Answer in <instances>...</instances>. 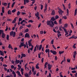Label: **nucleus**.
<instances>
[{
    "instance_id": "nucleus-60",
    "label": "nucleus",
    "mask_w": 77,
    "mask_h": 77,
    "mask_svg": "<svg viewBox=\"0 0 77 77\" xmlns=\"http://www.w3.org/2000/svg\"><path fill=\"white\" fill-rule=\"evenodd\" d=\"M45 41V39H43L41 41V43H42Z\"/></svg>"
},
{
    "instance_id": "nucleus-42",
    "label": "nucleus",
    "mask_w": 77,
    "mask_h": 77,
    "mask_svg": "<svg viewBox=\"0 0 77 77\" xmlns=\"http://www.w3.org/2000/svg\"><path fill=\"white\" fill-rule=\"evenodd\" d=\"M59 16H57V15H56L55 16V19H58V18H59Z\"/></svg>"
},
{
    "instance_id": "nucleus-29",
    "label": "nucleus",
    "mask_w": 77,
    "mask_h": 77,
    "mask_svg": "<svg viewBox=\"0 0 77 77\" xmlns=\"http://www.w3.org/2000/svg\"><path fill=\"white\" fill-rule=\"evenodd\" d=\"M16 11V9H15L12 10L11 12H12V13H14V12H15Z\"/></svg>"
},
{
    "instance_id": "nucleus-41",
    "label": "nucleus",
    "mask_w": 77,
    "mask_h": 77,
    "mask_svg": "<svg viewBox=\"0 0 77 77\" xmlns=\"http://www.w3.org/2000/svg\"><path fill=\"white\" fill-rule=\"evenodd\" d=\"M49 50H50V49H46L45 50V52L46 53H48Z\"/></svg>"
},
{
    "instance_id": "nucleus-32",
    "label": "nucleus",
    "mask_w": 77,
    "mask_h": 77,
    "mask_svg": "<svg viewBox=\"0 0 77 77\" xmlns=\"http://www.w3.org/2000/svg\"><path fill=\"white\" fill-rule=\"evenodd\" d=\"M21 56L23 57H26V55L25 54H22Z\"/></svg>"
},
{
    "instance_id": "nucleus-34",
    "label": "nucleus",
    "mask_w": 77,
    "mask_h": 77,
    "mask_svg": "<svg viewBox=\"0 0 77 77\" xmlns=\"http://www.w3.org/2000/svg\"><path fill=\"white\" fill-rule=\"evenodd\" d=\"M28 74L29 75H32V70H30Z\"/></svg>"
},
{
    "instance_id": "nucleus-45",
    "label": "nucleus",
    "mask_w": 77,
    "mask_h": 77,
    "mask_svg": "<svg viewBox=\"0 0 77 77\" xmlns=\"http://www.w3.org/2000/svg\"><path fill=\"white\" fill-rule=\"evenodd\" d=\"M26 27H28L29 28H30V27H31V25L30 24H29V25H26Z\"/></svg>"
},
{
    "instance_id": "nucleus-33",
    "label": "nucleus",
    "mask_w": 77,
    "mask_h": 77,
    "mask_svg": "<svg viewBox=\"0 0 77 77\" xmlns=\"http://www.w3.org/2000/svg\"><path fill=\"white\" fill-rule=\"evenodd\" d=\"M75 45H76V44H74V45L73 46V48L75 49L76 48V47H75Z\"/></svg>"
},
{
    "instance_id": "nucleus-30",
    "label": "nucleus",
    "mask_w": 77,
    "mask_h": 77,
    "mask_svg": "<svg viewBox=\"0 0 77 77\" xmlns=\"http://www.w3.org/2000/svg\"><path fill=\"white\" fill-rule=\"evenodd\" d=\"M63 53H64V51H59V54H63Z\"/></svg>"
},
{
    "instance_id": "nucleus-12",
    "label": "nucleus",
    "mask_w": 77,
    "mask_h": 77,
    "mask_svg": "<svg viewBox=\"0 0 77 77\" xmlns=\"http://www.w3.org/2000/svg\"><path fill=\"white\" fill-rule=\"evenodd\" d=\"M16 18H17V17H16L14 19V20L12 21L13 24H14V23H15V22H16V21H17V19Z\"/></svg>"
},
{
    "instance_id": "nucleus-44",
    "label": "nucleus",
    "mask_w": 77,
    "mask_h": 77,
    "mask_svg": "<svg viewBox=\"0 0 77 77\" xmlns=\"http://www.w3.org/2000/svg\"><path fill=\"white\" fill-rule=\"evenodd\" d=\"M72 73H76L77 72L76 71V70H73L72 71Z\"/></svg>"
},
{
    "instance_id": "nucleus-39",
    "label": "nucleus",
    "mask_w": 77,
    "mask_h": 77,
    "mask_svg": "<svg viewBox=\"0 0 77 77\" xmlns=\"http://www.w3.org/2000/svg\"><path fill=\"white\" fill-rule=\"evenodd\" d=\"M9 36L8 35H7V37H6V39L8 40H9Z\"/></svg>"
},
{
    "instance_id": "nucleus-43",
    "label": "nucleus",
    "mask_w": 77,
    "mask_h": 77,
    "mask_svg": "<svg viewBox=\"0 0 77 77\" xmlns=\"http://www.w3.org/2000/svg\"><path fill=\"white\" fill-rule=\"evenodd\" d=\"M28 23H33V21L30 20L28 21Z\"/></svg>"
},
{
    "instance_id": "nucleus-53",
    "label": "nucleus",
    "mask_w": 77,
    "mask_h": 77,
    "mask_svg": "<svg viewBox=\"0 0 77 77\" xmlns=\"http://www.w3.org/2000/svg\"><path fill=\"white\" fill-rule=\"evenodd\" d=\"M41 10H42V9H43V5H41Z\"/></svg>"
},
{
    "instance_id": "nucleus-27",
    "label": "nucleus",
    "mask_w": 77,
    "mask_h": 77,
    "mask_svg": "<svg viewBox=\"0 0 77 77\" xmlns=\"http://www.w3.org/2000/svg\"><path fill=\"white\" fill-rule=\"evenodd\" d=\"M41 52L40 53L38 54V58H41Z\"/></svg>"
},
{
    "instance_id": "nucleus-52",
    "label": "nucleus",
    "mask_w": 77,
    "mask_h": 77,
    "mask_svg": "<svg viewBox=\"0 0 77 77\" xmlns=\"http://www.w3.org/2000/svg\"><path fill=\"white\" fill-rule=\"evenodd\" d=\"M65 57H64V59L62 61V62H65Z\"/></svg>"
},
{
    "instance_id": "nucleus-2",
    "label": "nucleus",
    "mask_w": 77,
    "mask_h": 77,
    "mask_svg": "<svg viewBox=\"0 0 77 77\" xmlns=\"http://www.w3.org/2000/svg\"><path fill=\"white\" fill-rule=\"evenodd\" d=\"M32 41V39H31L30 40H29L28 41V45L29 47H32L33 45L31 44V42Z\"/></svg>"
},
{
    "instance_id": "nucleus-26",
    "label": "nucleus",
    "mask_w": 77,
    "mask_h": 77,
    "mask_svg": "<svg viewBox=\"0 0 77 77\" xmlns=\"http://www.w3.org/2000/svg\"><path fill=\"white\" fill-rule=\"evenodd\" d=\"M29 29H25V30L24 31L25 32H26V33L27 32H29Z\"/></svg>"
},
{
    "instance_id": "nucleus-36",
    "label": "nucleus",
    "mask_w": 77,
    "mask_h": 77,
    "mask_svg": "<svg viewBox=\"0 0 77 77\" xmlns=\"http://www.w3.org/2000/svg\"><path fill=\"white\" fill-rule=\"evenodd\" d=\"M62 25L61 26H60L59 27V30H60V31H62V29H62Z\"/></svg>"
},
{
    "instance_id": "nucleus-59",
    "label": "nucleus",
    "mask_w": 77,
    "mask_h": 77,
    "mask_svg": "<svg viewBox=\"0 0 77 77\" xmlns=\"http://www.w3.org/2000/svg\"><path fill=\"white\" fill-rule=\"evenodd\" d=\"M33 48V46H32V47L30 48V50H31V51H32Z\"/></svg>"
},
{
    "instance_id": "nucleus-6",
    "label": "nucleus",
    "mask_w": 77,
    "mask_h": 77,
    "mask_svg": "<svg viewBox=\"0 0 77 77\" xmlns=\"http://www.w3.org/2000/svg\"><path fill=\"white\" fill-rule=\"evenodd\" d=\"M25 38H30V35L28 33H26L25 35Z\"/></svg>"
},
{
    "instance_id": "nucleus-48",
    "label": "nucleus",
    "mask_w": 77,
    "mask_h": 77,
    "mask_svg": "<svg viewBox=\"0 0 77 77\" xmlns=\"http://www.w3.org/2000/svg\"><path fill=\"white\" fill-rule=\"evenodd\" d=\"M64 27H68V24H67V23L65 24L64 25Z\"/></svg>"
},
{
    "instance_id": "nucleus-50",
    "label": "nucleus",
    "mask_w": 77,
    "mask_h": 77,
    "mask_svg": "<svg viewBox=\"0 0 77 77\" xmlns=\"http://www.w3.org/2000/svg\"><path fill=\"white\" fill-rule=\"evenodd\" d=\"M12 74H14V75H16V74L15 73V72H14V71H13L12 72Z\"/></svg>"
},
{
    "instance_id": "nucleus-5",
    "label": "nucleus",
    "mask_w": 77,
    "mask_h": 77,
    "mask_svg": "<svg viewBox=\"0 0 77 77\" xmlns=\"http://www.w3.org/2000/svg\"><path fill=\"white\" fill-rule=\"evenodd\" d=\"M55 14L56 12H55V10H53L52 11L51 15H55Z\"/></svg>"
},
{
    "instance_id": "nucleus-20",
    "label": "nucleus",
    "mask_w": 77,
    "mask_h": 77,
    "mask_svg": "<svg viewBox=\"0 0 77 77\" xmlns=\"http://www.w3.org/2000/svg\"><path fill=\"white\" fill-rule=\"evenodd\" d=\"M51 21H55L56 20V19L54 18V17H52L51 19Z\"/></svg>"
},
{
    "instance_id": "nucleus-14",
    "label": "nucleus",
    "mask_w": 77,
    "mask_h": 77,
    "mask_svg": "<svg viewBox=\"0 0 77 77\" xmlns=\"http://www.w3.org/2000/svg\"><path fill=\"white\" fill-rule=\"evenodd\" d=\"M8 15H11L12 14V12L11 10H9L8 12Z\"/></svg>"
},
{
    "instance_id": "nucleus-46",
    "label": "nucleus",
    "mask_w": 77,
    "mask_h": 77,
    "mask_svg": "<svg viewBox=\"0 0 77 77\" xmlns=\"http://www.w3.org/2000/svg\"><path fill=\"white\" fill-rule=\"evenodd\" d=\"M21 21H22V19L20 17L19 18V22H20Z\"/></svg>"
},
{
    "instance_id": "nucleus-35",
    "label": "nucleus",
    "mask_w": 77,
    "mask_h": 77,
    "mask_svg": "<svg viewBox=\"0 0 77 77\" xmlns=\"http://www.w3.org/2000/svg\"><path fill=\"white\" fill-rule=\"evenodd\" d=\"M62 72H60V77H63V75H62Z\"/></svg>"
},
{
    "instance_id": "nucleus-1",
    "label": "nucleus",
    "mask_w": 77,
    "mask_h": 77,
    "mask_svg": "<svg viewBox=\"0 0 77 77\" xmlns=\"http://www.w3.org/2000/svg\"><path fill=\"white\" fill-rule=\"evenodd\" d=\"M10 36H12L13 37L15 36V32H14L13 31H11L10 33Z\"/></svg>"
},
{
    "instance_id": "nucleus-54",
    "label": "nucleus",
    "mask_w": 77,
    "mask_h": 77,
    "mask_svg": "<svg viewBox=\"0 0 77 77\" xmlns=\"http://www.w3.org/2000/svg\"><path fill=\"white\" fill-rule=\"evenodd\" d=\"M63 9L65 10V5L64 4H63Z\"/></svg>"
},
{
    "instance_id": "nucleus-17",
    "label": "nucleus",
    "mask_w": 77,
    "mask_h": 77,
    "mask_svg": "<svg viewBox=\"0 0 77 77\" xmlns=\"http://www.w3.org/2000/svg\"><path fill=\"white\" fill-rule=\"evenodd\" d=\"M77 8H76L75 11V14H74V16H75V15H77Z\"/></svg>"
},
{
    "instance_id": "nucleus-38",
    "label": "nucleus",
    "mask_w": 77,
    "mask_h": 77,
    "mask_svg": "<svg viewBox=\"0 0 77 77\" xmlns=\"http://www.w3.org/2000/svg\"><path fill=\"white\" fill-rule=\"evenodd\" d=\"M62 19H60L59 20V23L60 24H62Z\"/></svg>"
},
{
    "instance_id": "nucleus-64",
    "label": "nucleus",
    "mask_w": 77,
    "mask_h": 77,
    "mask_svg": "<svg viewBox=\"0 0 77 77\" xmlns=\"http://www.w3.org/2000/svg\"><path fill=\"white\" fill-rule=\"evenodd\" d=\"M73 39H77V36H74L73 37Z\"/></svg>"
},
{
    "instance_id": "nucleus-63",
    "label": "nucleus",
    "mask_w": 77,
    "mask_h": 77,
    "mask_svg": "<svg viewBox=\"0 0 77 77\" xmlns=\"http://www.w3.org/2000/svg\"><path fill=\"white\" fill-rule=\"evenodd\" d=\"M43 33V31H41L40 32V34H41H41H42Z\"/></svg>"
},
{
    "instance_id": "nucleus-18",
    "label": "nucleus",
    "mask_w": 77,
    "mask_h": 77,
    "mask_svg": "<svg viewBox=\"0 0 77 77\" xmlns=\"http://www.w3.org/2000/svg\"><path fill=\"white\" fill-rule=\"evenodd\" d=\"M39 15V12H37V13L35 14V16L36 17H38Z\"/></svg>"
},
{
    "instance_id": "nucleus-49",
    "label": "nucleus",
    "mask_w": 77,
    "mask_h": 77,
    "mask_svg": "<svg viewBox=\"0 0 77 77\" xmlns=\"http://www.w3.org/2000/svg\"><path fill=\"white\" fill-rule=\"evenodd\" d=\"M24 21H25V20H23L20 23L21 24H23V23H24Z\"/></svg>"
},
{
    "instance_id": "nucleus-22",
    "label": "nucleus",
    "mask_w": 77,
    "mask_h": 77,
    "mask_svg": "<svg viewBox=\"0 0 77 77\" xmlns=\"http://www.w3.org/2000/svg\"><path fill=\"white\" fill-rule=\"evenodd\" d=\"M20 61L19 60H16V61H15V63H17V64H18L20 62Z\"/></svg>"
},
{
    "instance_id": "nucleus-4",
    "label": "nucleus",
    "mask_w": 77,
    "mask_h": 77,
    "mask_svg": "<svg viewBox=\"0 0 77 77\" xmlns=\"http://www.w3.org/2000/svg\"><path fill=\"white\" fill-rule=\"evenodd\" d=\"M51 22L49 20H48L47 21V25H48V26H51Z\"/></svg>"
},
{
    "instance_id": "nucleus-9",
    "label": "nucleus",
    "mask_w": 77,
    "mask_h": 77,
    "mask_svg": "<svg viewBox=\"0 0 77 77\" xmlns=\"http://www.w3.org/2000/svg\"><path fill=\"white\" fill-rule=\"evenodd\" d=\"M48 70H50V69H51V67H52V65H50V64H48Z\"/></svg>"
},
{
    "instance_id": "nucleus-7",
    "label": "nucleus",
    "mask_w": 77,
    "mask_h": 77,
    "mask_svg": "<svg viewBox=\"0 0 77 77\" xmlns=\"http://www.w3.org/2000/svg\"><path fill=\"white\" fill-rule=\"evenodd\" d=\"M58 12L60 15H62V13H63L64 12L63 11L61 10H60L58 11Z\"/></svg>"
},
{
    "instance_id": "nucleus-11",
    "label": "nucleus",
    "mask_w": 77,
    "mask_h": 77,
    "mask_svg": "<svg viewBox=\"0 0 77 77\" xmlns=\"http://www.w3.org/2000/svg\"><path fill=\"white\" fill-rule=\"evenodd\" d=\"M47 65H48V62H46L45 64V65H44L45 69L46 68H47Z\"/></svg>"
},
{
    "instance_id": "nucleus-19",
    "label": "nucleus",
    "mask_w": 77,
    "mask_h": 77,
    "mask_svg": "<svg viewBox=\"0 0 77 77\" xmlns=\"http://www.w3.org/2000/svg\"><path fill=\"white\" fill-rule=\"evenodd\" d=\"M24 75L26 77H29V74L27 73H26Z\"/></svg>"
},
{
    "instance_id": "nucleus-40",
    "label": "nucleus",
    "mask_w": 77,
    "mask_h": 77,
    "mask_svg": "<svg viewBox=\"0 0 77 77\" xmlns=\"http://www.w3.org/2000/svg\"><path fill=\"white\" fill-rule=\"evenodd\" d=\"M47 8H45L44 9V13H45V12H47Z\"/></svg>"
},
{
    "instance_id": "nucleus-58",
    "label": "nucleus",
    "mask_w": 77,
    "mask_h": 77,
    "mask_svg": "<svg viewBox=\"0 0 77 77\" xmlns=\"http://www.w3.org/2000/svg\"><path fill=\"white\" fill-rule=\"evenodd\" d=\"M34 71H35V68L33 67H32V71L33 72H34Z\"/></svg>"
},
{
    "instance_id": "nucleus-57",
    "label": "nucleus",
    "mask_w": 77,
    "mask_h": 77,
    "mask_svg": "<svg viewBox=\"0 0 77 77\" xmlns=\"http://www.w3.org/2000/svg\"><path fill=\"white\" fill-rule=\"evenodd\" d=\"M52 46L55 50H56V48H55V46H54V45H52Z\"/></svg>"
},
{
    "instance_id": "nucleus-10",
    "label": "nucleus",
    "mask_w": 77,
    "mask_h": 77,
    "mask_svg": "<svg viewBox=\"0 0 77 77\" xmlns=\"http://www.w3.org/2000/svg\"><path fill=\"white\" fill-rule=\"evenodd\" d=\"M50 52L52 53H53V54H54V55H55V54H56V52L54 51H52V50H51L50 51Z\"/></svg>"
},
{
    "instance_id": "nucleus-62",
    "label": "nucleus",
    "mask_w": 77,
    "mask_h": 77,
    "mask_svg": "<svg viewBox=\"0 0 77 77\" xmlns=\"http://www.w3.org/2000/svg\"><path fill=\"white\" fill-rule=\"evenodd\" d=\"M57 35L58 36V38L60 36H61V34H57Z\"/></svg>"
},
{
    "instance_id": "nucleus-3",
    "label": "nucleus",
    "mask_w": 77,
    "mask_h": 77,
    "mask_svg": "<svg viewBox=\"0 0 77 77\" xmlns=\"http://www.w3.org/2000/svg\"><path fill=\"white\" fill-rule=\"evenodd\" d=\"M24 45V42H21L20 43V45H19V48H21V47H23Z\"/></svg>"
},
{
    "instance_id": "nucleus-16",
    "label": "nucleus",
    "mask_w": 77,
    "mask_h": 77,
    "mask_svg": "<svg viewBox=\"0 0 77 77\" xmlns=\"http://www.w3.org/2000/svg\"><path fill=\"white\" fill-rule=\"evenodd\" d=\"M0 54L1 56H3V55H4V53H3V52L1 51H0Z\"/></svg>"
},
{
    "instance_id": "nucleus-56",
    "label": "nucleus",
    "mask_w": 77,
    "mask_h": 77,
    "mask_svg": "<svg viewBox=\"0 0 77 77\" xmlns=\"http://www.w3.org/2000/svg\"><path fill=\"white\" fill-rule=\"evenodd\" d=\"M8 30V26H7L6 29H5V31H7Z\"/></svg>"
},
{
    "instance_id": "nucleus-15",
    "label": "nucleus",
    "mask_w": 77,
    "mask_h": 77,
    "mask_svg": "<svg viewBox=\"0 0 77 77\" xmlns=\"http://www.w3.org/2000/svg\"><path fill=\"white\" fill-rule=\"evenodd\" d=\"M5 34H4V33H2V38H5Z\"/></svg>"
},
{
    "instance_id": "nucleus-61",
    "label": "nucleus",
    "mask_w": 77,
    "mask_h": 77,
    "mask_svg": "<svg viewBox=\"0 0 77 77\" xmlns=\"http://www.w3.org/2000/svg\"><path fill=\"white\" fill-rule=\"evenodd\" d=\"M76 54H77V52L76 51H75L74 53V55H76Z\"/></svg>"
},
{
    "instance_id": "nucleus-28",
    "label": "nucleus",
    "mask_w": 77,
    "mask_h": 77,
    "mask_svg": "<svg viewBox=\"0 0 77 77\" xmlns=\"http://www.w3.org/2000/svg\"><path fill=\"white\" fill-rule=\"evenodd\" d=\"M15 4V2H13V3H12V5L11 7L12 8H14V6Z\"/></svg>"
},
{
    "instance_id": "nucleus-24",
    "label": "nucleus",
    "mask_w": 77,
    "mask_h": 77,
    "mask_svg": "<svg viewBox=\"0 0 77 77\" xmlns=\"http://www.w3.org/2000/svg\"><path fill=\"white\" fill-rule=\"evenodd\" d=\"M2 13H5V10H4V7H2Z\"/></svg>"
},
{
    "instance_id": "nucleus-51",
    "label": "nucleus",
    "mask_w": 77,
    "mask_h": 77,
    "mask_svg": "<svg viewBox=\"0 0 77 77\" xmlns=\"http://www.w3.org/2000/svg\"><path fill=\"white\" fill-rule=\"evenodd\" d=\"M36 47H35L34 50V52H35V51H36Z\"/></svg>"
},
{
    "instance_id": "nucleus-31",
    "label": "nucleus",
    "mask_w": 77,
    "mask_h": 77,
    "mask_svg": "<svg viewBox=\"0 0 77 77\" xmlns=\"http://www.w3.org/2000/svg\"><path fill=\"white\" fill-rule=\"evenodd\" d=\"M3 33V30L2 29H0V35H1L2 33Z\"/></svg>"
},
{
    "instance_id": "nucleus-21",
    "label": "nucleus",
    "mask_w": 77,
    "mask_h": 77,
    "mask_svg": "<svg viewBox=\"0 0 77 77\" xmlns=\"http://www.w3.org/2000/svg\"><path fill=\"white\" fill-rule=\"evenodd\" d=\"M38 64H37L36 65L35 68L36 69H39V66H38Z\"/></svg>"
},
{
    "instance_id": "nucleus-37",
    "label": "nucleus",
    "mask_w": 77,
    "mask_h": 77,
    "mask_svg": "<svg viewBox=\"0 0 77 77\" xmlns=\"http://www.w3.org/2000/svg\"><path fill=\"white\" fill-rule=\"evenodd\" d=\"M20 14V11H18L17 12V16H19V15Z\"/></svg>"
},
{
    "instance_id": "nucleus-55",
    "label": "nucleus",
    "mask_w": 77,
    "mask_h": 77,
    "mask_svg": "<svg viewBox=\"0 0 77 77\" xmlns=\"http://www.w3.org/2000/svg\"><path fill=\"white\" fill-rule=\"evenodd\" d=\"M51 44H53V42H54V40H52V41H51Z\"/></svg>"
},
{
    "instance_id": "nucleus-8",
    "label": "nucleus",
    "mask_w": 77,
    "mask_h": 77,
    "mask_svg": "<svg viewBox=\"0 0 77 77\" xmlns=\"http://www.w3.org/2000/svg\"><path fill=\"white\" fill-rule=\"evenodd\" d=\"M24 5L26 4V3H28L29 2V0H24Z\"/></svg>"
},
{
    "instance_id": "nucleus-23",
    "label": "nucleus",
    "mask_w": 77,
    "mask_h": 77,
    "mask_svg": "<svg viewBox=\"0 0 77 77\" xmlns=\"http://www.w3.org/2000/svg\"><path fill=\"white\" fill-rule=\"evenodd\" d=\"M42 45H40L39 48V50L40 51L41 50V48H42Z\"/></svg>"
},
{
    "instance_id": "nucleus-13",
    "label": "nucleus",
    "mask_w": 77,
    "mask_h": 77,
    "mask_svg": "<svg viewBox=\"0 0 77 77\" xmlns=\"http://www.w3.org/2000/svg\"><path fill=\"white\" fill-rule=\"evenodd\" d=\"M51 25L52 26H50V27H53V26H54V22H53L52 21H51Z\"/></svg>"
},
{
    "instance_id": "nucleus-47",
    "label": "nucleus",
    "mask_w": 77,
    "mask_h": 77,
    "mask_svg": "<svg viewBox=\"0 0 77 77\" xmlns=\"http://www.w3.org/2000/svg\"><path fill=\"white\" fill-rule=\"evenodd\" d=\"M75 69H76L75 67H74V68H72L71 67V70H75Z\"/></svg>"
},
{
    "instance_id": "nucleus-25",
    "label": "nucleus",
    "mask_w": 77,
    "mask_h": 77,
    "mask_svg": "<svg viewBox=\"0 0 77 77\" xmlns=\"http://www.w3.org/2000/svg\"><path fill=\"white\" fill-rule=\"evenodd\" d=\"M2 5H4V6H7V3H4L3 2L2 3Z\"/></svg>"
}]
</instances>
